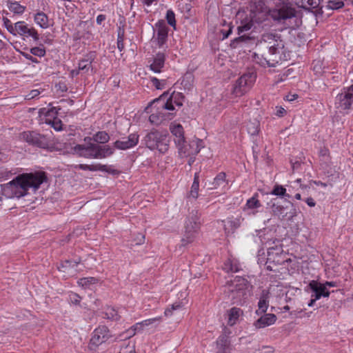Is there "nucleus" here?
<instances>
[{
	"label": "nucleus",
	"mask_w": 353,
	"mask_h": 353,
	"mask_svg": "<svg viewBox=\"0 0 353 353\" xmlns=\"http://www.w3.org/2000/svg\"><path fill=\"white\" fill-rule=\"evenodd\" d=\"M46 180L44 172L23 173L19 174L11 181L1 185L2 194L8 199H20L28 194V190L39 189Z\"/></svg>",
	"instance_id": "obj_1"
},
{
	"label": "nucleus",
	"mask_w": 353,
	"mask_h": 353,
	"mask_svg": "<svg viewBox=\"0 0 353 353\" xmlns=\"http://www.w3.org/2000/svg\"><path fill=\"white\" fill-rule=\"evenodd\" d=\"M284 43L280 34L268 32L262 35L259 43V53H254L256 61L263 65L274 67L279 61L280 50Z\"/></svg>",
	"instance_id": "obj_2"
},
{
	"label": "nucleus",
	"mask_w": 353,
	"mask_h": 353,
	"mask_svg": "<svg viewBox=\"0 0 353 353\" xmlns=\"http://www.w3.org/2000/svg\"><path fill=\"white\" fill-rule=\"evenodd\" d=\"M72 149L74 153L87 159H105L114 152V148L109 145H99L94 143L77 144Z\"/></svg>",
	"instance_id": "obj_3"
},
{
	"label": "nucleus",
	"mask_w": 353,
	"mask_h": 353,
	"mask_svg": "<svg viewBox=\"0 0 353 353\" xmlns=\"http://www.w3.org/2000/svg\"><path fill=\"white\" fill-rule=\"evenodd\" d=\"M169 92H163L159 98L153 100L147 110L150 109L152 114L149 117V121L154 124L158 125L163 121L171 119L170 115L173 114H166L165 110H174V107L169 102H165V99L168 97Z\"/></svg>",
	"instance_id": "obj_4"
},
{
	"label": "nucleus",
	"mask_w": 353,
	"mask_h": 353,
	"mask_svg": "<svg viewBox=\"0 0 353 353\" xmlns=\"http://www.w3.org/2000/svg\"><path fill=\"white\" fill-rule=\"evenodd\" d=\"M169 137L166 131L152 129L148 132L143 139V143L151 150H157L161 153H165L169 148Z\"/></svg>",
	"instance_id": "obj_5"
},
{
	"label": "nucleus",
	"mask_w": 353,
	"mask_h": 353,
	"mask_svg": "<svg viewBox=\"0 0 353 353\" xmlns=\"http://www.w3.org/2000/svg\"><path fill=\"white\" fill-rule=\"evenodd\" d=\"M201 227L200 214L197 210L190 212L185 222V230L181 240L183 246L192 243L196 238Z\"/></svg>",
	"instance_id": "obj_6"
},
{
	"label": "nucleus",
	"mask_w": 353,
	"mask_h": 353,
	"mask_svg": "<svg viewBox=\"0 0 353 353\" xmlns=\"http://www.w3.org/2000/svg\"><path fill=\"white\" fill-rule=\"evenodd\" d=\"M250 20L248 22L243 23L237 28L238 34L240 35L239 37L235 38L231 43L233 48H236L237 43L239 42H246L251 39L248 35L243 32L250 30L253 26L254 23H260L265 19V14L263 12H256L254 10H250Z\"/></svg>",
	"instance_id": "obj_7"
},
{
	"label": "nucleus",
	"mask_w": 353,
	"mask_h": 353,
	"mask_svg": "<svg viewBox=\"0 0 353 353\" xmlns=\"http://www.w3.org/2000/svg\"><path fill=\"white\" fill-rule=\"evenodd\" d=\"M272 19L275 21L285 22L296 17V11L292 5L282 2L270 11Z\"/></svg>",
	"instance_id": "obj_8"
},
{
	"label": "nucleus",
	"mask_w": 353,
	"mask_h": 353,
	"mask_svg": "<svg viewBox=\"0 0 353 353\" xmlns=\"http://www.w3.org/2000/svg\"><path fill=\"white\" fill-rule=\"evenodd\" d=\"M291 261L290 259H285V254L281 248H270L268 250V258L265 263L266 268L270 271H275L277 265H283L285 262Z\"/></svg>",
	"instance_id": "obj_9"
},
{
	"label": "nucleus",
	"mask_w": 353,
	"mask_h": 353,
	"mask_svg": "<svg viewBox=\"0 0 353 353\" xmlns=\"http://www.w3.org/2000/svg\"><path fill=\"white\" fill-rule=\"evenodd\" d=\"M20 139L28 144L41 148H46L49 145V139L46 135L35 131H26L20 134Z\"/></svg>",
	"instance_id": "obj_10"
},
{
	"label": "nucleus",
	"mask_w": 353,
	"mask_h": 353,
	"mask_svg": "<svg viewBox=\"0 0 353 353\" xmlns=\"http://www.w3.org/2000/svg\"><path fill=\"white\" fill-rule=\"evenodd\" d=\"M353 103V85L344 88L335 99V107L341 110L350 108Z\"/></svg>",
	"instance_id": "obj_11"
},
{
	"label": "nucleus",
	"mask_w": 353,
	"mask_h": 353,
	"mask_svg": "<svg viewBox=\"0 0 353 353\" xmlns=\"http://www.w3.org/2000/svg\"><path fill=\"white\" fill-rule=\"evenodd\" d=\"M255 76L252 73L243 74L236 81L233 92L236 96H241L246 93L252 86Z\"/></svg>",
	"instance_id": "obj_12"
},
{
	"label": "nucleus",
	"mask_w": 353,
	"mask_h": 353,
	"mask_svg": "<svg viewBox=\"0 0 353 353\" xmlns=\"http://www.w3.org/2000/svg\"><path fill=\"white\" fill-rule=\"evenodd\" d=\"M201 141H192L187 143L184 140L183 144L176 145L179 154L181 157H188L189 156H196L201 150L202 147Z\"/></svg>",
	"instance_id": "obj_13"
},
{
	"label": "nucleus",
	"mask_w": 353,
	"mask_h": 353,
	"mask_svg": "<svg viewBox=\"0 0 353 353\" xmlns=\"http://www.w3.org/2000/svg\"><path fill=\"white\" fill-rule=\"evenodd\" d=\"M276 200V199H274L270 207L272 213L280 219H284L288 216V210L293 208V203L290 201L285 200L284 201V204H281Z\"/></svg>",
	"instance_id": "obj_14"
},
{
	"label": "nucleus",
	"mask_w": 353,
	"mask_h": 353,
	"mask_svg": "<svg viewBox=\"0 0 353 353\" xmlns=\"http://www.w3.org/2000/svg\"><path fill=\"white\" fill-rule=\"evenodd\" d=\"M110 337V330L105 325H101L96 328L90 339L92 345L98 346L105 342Z\"/></svg>",
	"instance_id": "obj_15"
},
{
	"label": "nucleus",
	"mask_w": 353,
	"mask_h": 353,
	"mask_svg": "<svg viewBox=\"0 0 353 353\" xmlns=\"http://www.w3.org/2000/svg\"><path fill=\"white\" fill-rule=\"evenodd\" d=\"M139 136L137 133H132L128 137H123L114 143V147L119 150H125L137 145Z\"/></svg>",
	"instance_id": "obj_16"
},
{
	"label": "nucleus",
	"mask_w": 353,
	"mask_h": 353,
	"mask_svg": "<svg viewBox=\"0 0 353 353\" xmlns=\"http://www.w3.org/2000/svg\"><path fill=\"white\" fill-rule=\"evenodd\" d=\"M18 32L23 37H32L34 41L39 40V34L37 30L32 26H29L24 21H18Z\"/></svg>",
	"instance_id": "obj_17"
},
{
	"label": "nucleus",
	"mask_w": 353,
	"mask_h": 353,
	"mask_svg": "<svg viewBox=\"0 0 353 353\" xmlns=\"http://www.w3.org/2000/svg\"><path fill=\"white\" fill-rule=\"evenodd\" d=\"M80 260H65L63 261L58 269L60 272L66 273L68 275L72 276L77 272V267L79 264Z\"/></svg>",
	"instance_id": "obj_18"
},
{
	"label": "nucleus",
	"mask_w": 353,
	"mask_h": 353,
	"mask_svg": "<svg viewBox=\"0 0 353 353\" xmlns=\"http://www.w3.org/2000/svg\"><path fill=\"white\" fill-rule=\"evenodd\" d=\"M79 168L83 170H90V171H102L105 172L112 174H117L119 173V171L113 169L110 166H107L105 165H101L100 163L94 164V165H87V164H80L79 165Z\"/></svg>",
	"instance_id": "obj_19"
},
{
	"label": "nucleus",
	"mask_w": 353,
	"mask_h": 353,
	"mask_svg": "<svg viewBox=\"0 0 353 353\" xmlns=\"http://www.w3.org/2000/svg\"><path fill=\"white\" fill-rule=\"evenodd\" d=\"M170 130L173 136H174V142L176 145L183 144L185 137L183 126L179 123H171L170 125Z\"/></svg>",
	"instance_id": "obj_20"
},
{
	"label": "nucleus",
	"mask_w": 353,
	"mask_h": 353,
	"mask_svg": "<svg viewBox=\"0 0 353 353\" xmlns=\"http://www.w3.org/2000/svg\"><path fill=\"white\" fill-rule=\"evenodd\" d=\"M94 59V52H90L85 55L79 63V70L83 73H88L90 70H92V63Z\"/></svg>",
	"instance_id": "obj_21"
},
{
	"label": "nucleus",
	"mask_w": 353,
	"mask_h": 353,
	"mask_svg": "<svg viewBox=\"0 0 353 353\" xmlns=\"http://www.w3.org/2000/svg\"><path fill=\"white\" fill-rule=\"evenodd\" d=\"M296 4L305 10H312L316 9V11L321 10V0H295Z\"/></svg>",
	"instance_id": "obj_22"
},
{
	"label": "nucleus",
	"mask_w": 353,
	"mask_h": 353,
	"mask_svg": "<svg viewBox=\"0 0 353 353\" xmlns=\"http://www.w3.org/2000/svg\"><path fill=\"white\" fill-rule=\"evenodd\" d=\"M276 321V316L275 314H265L255 321L254 326L259 329L264 328L274 324Z\"/></svg>",
	"instance_id": "obj_23"
},
{
	"label": "nucleus",
	"mask_w": 353,
	"mask_h": 353,
	"mask_svg": "<svg viewBox=\"0 0 353 353\" xmlns=\"http://www.w3.org/2000/svg\"><path fill=\"white\" fill-rule=\"evenodd\" d=\"M243 219L241 217L228 219L224 225V230L227 236L232 234L239 228Z\"/></svg>",
	"instance_id": "obj_24"
},
{
	"label": "nucleus",
	"mask_w": 353,
	"mask_h": 353,
	"mask_svg": "<svg viewBox=\"0 0 353 353\" xmlns=\"http://www.w3.org/2000/svg\"><path fill=\"white\" fill-rule=\"evenodd\" d=\"M226 285L229 287H243L250 285L247 278L239 276L228 275L227 277Z\"/></svg>",
	"instance_id": "obj_25"
},
{
	"label": "nucleus",
	"mask_w": 353,
	"mask_h": 353,
	"mask_svg": "<svg viewBox=\"0 0 353 353\" xmlns=\"http://www.w3.org/2000/svg\"><path fill=\"white\" fill-rule=\"evenodd\" d=\"M157 41L159 47L162 46L166 41L168 37V28L163 21L157 23Z\"/></svg>",
	"instance_id": "obj_26"
},
{
	"label": "nucleus",
	"mask_w": 353,
	"mask_h": 353,
	"mask_svg": "<svg viewBox=\"0 0 353 353\" xmlns=\"http://www.w3.org/2000/svg\"><path fill=\"white\" fill-rule=\"evenodd\" d=\"M269 294L270 292L268 290H263L262 291L259 301L258 303L259 309L256 312L257 314L266 312L269 305Z\"/></svg>",
	"instance_id": "obj_27"
},
{
	"label": "nucleus",
	"mask_w": 353,
	"mask_h": 353,
	"mask_svg": "<svg viewBox=\"0 0 353 353\" xmlns=\"http://www.w3.org/2000/svg\"><path fill=\"white\" fill-rule=\"evenodd\" d=\"M120 312L111 306H106L101 312V316L111 321H119L121 318Z\"/></svg>",
	"instance_id": "obj_28"
},
{
	"label": "nucleus",
	"mask_w": 353,
	"mask_h": 353,
	"mask_svg": "<svg viewBox=\"0 0 353 353\" xmlns=\"http://www.w3.org/2000/svg\"><path fill=\"white\" fill-rule=\"evenodd\" d=\"M165 63V55L163 53L159 52L156 54L152 63L150 64V69L154 72H160Z\"/></svg>",
	"instance_id": "obj_29"
},
{
	"label": "nucleus",
	"mask_w": 353,
	"mask_h": 353,
	"mask_svg": "<svg viewBox=\"0 0 353 353\" xmlns=\"http://www.w3.org/2000/svg\"><path fill=\"white\" fill-rule=\"evenodd\" d=\"M314 290V294H312V299L308 303L309 307H312L316 300H319L321 296L327 297L330 295V292L327 288H312Z\"/></svg>",
	"instance_id": "obj_30"
},
{
	"label": "nucleus",
	"mask_w": 353,
	"mask_h": 353,
	"mask_svg": "<svg viewBox=\"0 0 353 353\" xmlns=\"http://www.w3.org/2000/svg\"><path fill=\"white\" fill-rule=\"evenodd\" d=\"M231 332L227 327H224L223 333L219 336L217 339L216 343V347H229L230 345V341L229 340V335Z\"/></svg>",
	"instance_id": "obj_31"
},
{
	"label": "nucleus",
	"mask_w": 353,
	"mask_h": 353,
	"mask_svg": "<svg viewBox=\"0 0 353 353\" xmlns=\"http://www.w3.org/2000/svg\"><path fill=\"white\" fill-rule=\"evenodd\" d=\"M92 140L97 143H106L110 140L109 134L105 131H99L94 134L92 137L85 138V141Z\"/></svg>",
	"instance_id": "obj_32"
},
{
	"label": "nucleus",
	"mask_w": 353,
	"mask_h": 353,
	"mask_svg": "<svg viewBox=\"0 0 353 353\" xmlns=\"http://www.w3.org/2000/svg\"><path fill=\"white\" fill-rule=\"evenodd\" d=\"M242 314V310L240 308L234 307L228 311V325L230 326L236 324L239 317Z\"/></svg>",
	"instance_id": "obj_33"
},
{
	"label": "nucleus",
	"mask_w": 353,
	"mask_h": 353,
	"mask_svg": "<svg viewBox=\"0 0 353 353\" xmlns=\"http://www.w3.org/2000/svg\"><path fill=\"white\" fill-rule=\"evenodd\" d=\"M183 99L184 96L183 95L182 93H176L175 92H173L168 99L166 98L165 99V102H169L173 106L174 104H175L177 106H181L183 105Z\"/></svg>",
	"instance_id": "obj_34"
},
{
	"label": "nucleus",
	"mask_w": 353,
	"mask_h": 353,
	"mask_svg": "<svg viewBox=\"0 0 353 353\" xmlns=\"http://www.w3.org/2000/svg\"><path fill=\"white\" fill-rule=\"evenodd\" d=\"M199 173L196 172L194 174V181L191 186L190 191L189 197L193 199H197L199 196Z\"/></svg>",
	"instance_id": "obj_35"
},
{
	"label": "nucleus",
	"mask_w": 353,
	"mask_h": 353,
	"mask_svg": "<svg viewBox=\"0 0 353 353\" xmlns=\"http://www.w3.org/2000/svg\"><path fill=\"white\" fill-rule=\"evenodd\" d=\"M257 196L258 194H255L252 197L247 201L246 204L243 208L244 211L249 210H256L261 207V205L259 201L257 199Z\"/></svg>",
	"instance_id": "obj_36"
},
{
	"label": "nucleus",
	"mask_w": 353,
	"mask_h": 353,
	"mask_svg": "<svg viewBox=\"0 0 353 353\" xmlns=\"http://www.w3.org/2000/svg\"><path fill=\"white\" fill-rule=\"evenodd\" d=\"M35 22L40 26L42 28H46L48 27V17L43 12L37 13L34 16Z\"/></svg>",
	"instance_id": "obj_37"
},
{
	"label": "nucleus",
	"mask_w": 353,
	"mask_h": 353,
	"mask_svg": "<svg viewBox=\"0 0 353 353\" xmlns=\"http://www.w3.org/2000/svg\"><path fill=\"white\" fill-rule=\"evenodd\" d=\"M225 174L224 172H220L217 176L214 179V181L212 183V186L209 187V189H216L220 186L225 187L227 183L225 181Z\"/></svg>",
	"instance_id": "obj_38"
},
{
	"label": "nucleus",
	"mask_w": 353,
	"mask_h": 353,
	"mask_svg": "<svg viewBox=\"0 0 353 353\" xmlns=\"http://www.w3.org/2000/svg\"><path fill=\"white\" fill-rule=\"evenodd\" d=\"M7 6L9 10L14 14H21L25 11V7L17 1H8Z\"/></svg>",
	"instance_id": "obj_39"
},
{
	"label": "nucleus",
	"mask_w": 353,
	"mask_h": 353,
	"mask_svg": "<svg viewBox=\"0 0 353 353\" xmlns=\"http://www.w3.org/2000/svg\"><path fill=\"white\" fill-rule=\"evenodd\" d=\"M183 305L182 302H175L165 309L164 314L165 316H170L174 314V312L179 311L182 309Z\"/></svg>",
	"instance_id": "obj_40"
},
{
	"label": "nucleus",
	"mask_w": 353,
	"mask_h": 353,
	"mask_svg": "<svg viewBox=\"0 0 353 353\" xmlns=\"http://www.w3.org/2000/svg\"><path fill=\"white\" fill-rule=\"evenodd\" d=\"M79 284L82 287L90 285H101L99 280L95 277H85L79 280Z\"/></svg>",
	"instance_id": "obj_41"
},
{
	"label": "nucleus",
	"mask_w": 353,
	"mask_h": 353,
	"mask_svg": "<svg viewBox=\"0 0 353 353\" xmlns=\"http://www.w3.org/2000/svg\"><path fill=\"white\" fill-rule=\"evenodd\" d=\"M271 194L276 196H283L288 198H290V195L286 194V189L283 186L280 185H276L274 187L273 190H272Z\"/></svg>",
	"instance_id": "obj_42"
},
{
	"label": "nucleus",
	"mask_w": 353,
	"mask_h": 353,
	"mask_svg": "<svg viewBox=\"0 0 353 353\" xmlns=\"http://www.w3.org/2000/svg\"><path fill=\"white\" fill-rule=\"evenodd\" d=\"M118 353H136L134 345L130 342L124 343Z\"/></svg>",
	"instance_id": "obj_43"
},
{
	"label": "nucleus",
	"mask_w": 353,
	"mask_h": 353,
	"mask_svg": "<svg viewBox=\"0 0 353 353\" xmlns=\"http://www.w3.org/2000/svg\"><path fill=\"white\" fill-rule=\"evenodd\" d=\"M247 130L251 135H256L259 132V123L255 121L254 122H250L247 124Z\"/></svg>",
	"instance_id": "obj_44"
},
{
	"label": "nucleus",
	"mask_w": 353,
	"mask_h": 353,
	"mask_svg": "<svg viewBox=\"0 0 353 353\" xmlns=\"http://www.w3.org/2000/svg\"><path fill=\"white\" fill-rule=\"evenodd\" d=\"M344 3L341 0H330L327 2V8L330 10H337L343 7Z\"/></svg>",
	"instance_id": "obj_45"
},
{
	"label": "nucleus",
	"mask_w": 353,
	"mask_h": 353,
	"mask_svg": "<svg viewBox=\"0 0 353 353\" xmlns=\"http://www.w3.org/2000/svg\"><path fill=\"white\" fill-rule=\"evenodd\" d=\"M151 82L152 83V85L154 86L157 90L164 89L166 85V80H159L156 77H152L151 79Z\"/></svg>",
	"instance_id": "obj_46"
},
{
	"label": "nucleus",
	"mask_w": 353,
	"mask_h": 353,
	"mask_svg": "<svg viewBox=\"0 0 353 353\" xmlns=\"http://www.w3.org/2000/svg\"><path fill=\"white\" fill-rule=\"evenodd\" d=\"M166 19L169 25L175 28L176 20L175 14L172 10H168L166 13Z\"/></svg>",
	"instance_id": "obj_47"
},
{
	"label": "nucleus",
	"mask_w": 353,
	"mask_h": 353,
	"mask_svg": "<svg viewBox=\"0 0 353 353\" xmlns=\"http://www.w3.org/2000/svg\"><path fill=\"white\" fill-rule=\"evenodd\" d=\"M31 54L34 56H37L39 57H44L46 54V50L44 48L40 47H34L30 49Z\"/></svg>",
	"instance_id": "obj_48"
},
{
	"label": "nucleus",
	"mask_w": 353,
	"mask_h": 353,
	"mask_svg": "<svg viewBox=\"0 0 353 353\" xmlns=\"http://www.w3.org/2000/svg\"><path fill=\"white\" fill-rule=\"evenodd\" d=\"M319 156L322 158V161L327 162L330 160L329 150L326 148H321L319 151Z\"/></svg>",
	"instance_id": "obj_49"
},
{
	"label": "nucleus",
	"mask_w": 353,
	"mask_h": 353,
	"mask_svg": "<svg viewBox=\"0 0 353 353\" xmlns=\"http://www.w3.org/2000/svg\"><path fill=\"white\" fill-rule=\"evenodd\" d=\"M304 283L307 284V287H325V284L319 283L317 281L312 279V280H307L304 281Z\"/></svg>",
	"instance_id": "obj_50"
},
{
	"label": "nucleus",
	"mask_w": 353,
	"mask_h": 353,
	"mask_svg": "<svg viewBox=\"0 0 353 353\" xmlns=\"http://www.w3.org/2000/svg\"><path fill=\"white\" fill-rule=\"evenodd\" d=\"M12 172L7 169L0 168V180L7 179L12 176Z\"/></svg>",
	"instance_id": "obj_51"
},
{
	"label": "nucleus",
	"mask_w": 353,
	"mask_h": 353,
	"mask_svg": "<svg viewBox=\"0 0 353 353\" xmlns=\"http://www.w3.org/2000/svg\"><path fill=\"white\" fill-rule=\"evenodd\" d=\"M161 319V317H156V318H152V319H146V320H144V321H141V323L143 325V327L148 326V325L154 323V322L160 321Z\"/></svg>",
	"instance_id": "obj_52"
},
{
	"label": "nucleus",
	"mask_w": 353,
	"mask_h": 353,
	"mask_svg": "<svg viewBox=\"0 0 353 353\" xmlns=\"http://www.w3.org/2000/svg\"><path fill=\"white\" fill-rule=\"evenodd\" d=\"M18 22L14 25L8 26L6 27L7 30L13 35H17L18 32Z\"/></svg>",
	"instance_id": "obj_53"
},
{
	"label": "nucleus",
	"mask_w": 353,
	"mask_h": 353,
	"mask_svg": "<svg viewBox=\"0 0 353 353\" xmlns=\"http://www.w3.org/2000/svg\"><path fill=\"white\" fill-rule=\"evenodd\" d=\"M223 269L228 274L231 272V270L232 269V261L230 259L226 261L223 265Z\"/></svg>",
	"instance_id": "obj_54"
},
{
	"label": "nucleus",
	"mask_w": 353,
	"mask_h": 353,
	"mask_svg": "<svg viewBox=\"0 0 353 353\" xmlns=\"http://www.w3.org/2000/svg\"><path fill=\"white\" fill-rule=\"evenodd\" d=\"M40 94V92L38 90H32L28 94L26 97V99L28 100L32 99L37 97Z\"/></svg>",
	"instance_id": "obj_55"
},
{
	"label": "nucleus",
	"mask_w": 353,
	"mask_h": 353,
	"mask_svg": "<svg viewBox=\"0 0 353 353\" xmlns=\"http://www.w3.org/2000/svg\"><path fill=\"white\" fill-rule=\"evenodd\" d=\"M254 353H272V347L263 346L261 349L256 350Z\"/></svg>",
	"instance_id": "obj_56"
},
{
	"label": "nucleus",
	"mask_w": 353,
	"mask_h": 353,
	"mask_svg": "<svg viewBox=\"0 0 353 353\" xmlns=\"http://www.w3.org/2000/svg\"><path fill=\"white\" fill-rule=\"evenodd\" d=\"M70 301L74 304H79L81 301V297L77 294H72L70 296Z\"/></svg>",
	"instance_id": "obj_57"
},
{
	"label": "nucleus",
	"mask_w": 353,
	"mask_h": 353,
	"mask_svg": "<svg viewBox=\"0 0 353 353\" xmlns=\"http://www.w3.org/2000/svg\"><path fill=\"white\" fill-rule=\"evenodd\" d=\"M136 332L131 327L127 330L123 334L124 339H130L134 335H135Z\"/></svg>",
	"instance_id": "obj_58"
},
{
	"label": "nucleus",
	"mask_w": 353,
	"mask_h": 353,
	"mask_svg": "<svg viewBox=\"0 0 353 353\" xmlns=\"http://www.w3.org/2000/svg\"><path fill=\"white\" fill-rule=\"evenodd\" d=\"M131 328L137 333V332H140L143 330V325H142L141 322H139L132 325Z\"/></svg>",
	"instance_id": "obj_59"
},
{
	"label": "nucleus",
	"mask_w": 353,
	"mask_h": 353,
	"mask_svg": "<svg viewBox=\"0 0 353 353\" xmlns=\"http://www.w3.org/2000/svg\"><path fill=\"white\" fill-rule=\"evenodd\" d=\"M276 115L279 117H283L286 112L285 110L282 107L277 106V107H276Z\"/></svg>",
	"instance_id": "obj_60"
},
{
	"label": "nucleus",
	"mask_w": 353,
	"mask_h": 353,
	"mask_svg": "<svg viewBox=\"0 0 353 353\" xmlns=\"http://www.w3.org/2000/svg\"><path fill=\"white\" fill-rule=\"evenodd\" d=\"M57 114H58V112L55 107L51 108L50 110H48L46 112V116H53V115H57Z\"/></svg>",
	"instance_id": "obj_61"
},
{
	"label": "nucleus",
	"mask_w": 353,
	"mask_h": 353,
	"mask_svg": "<svg viewBox=\"0 0 353 353\" xmlns=\"http://www.w3.org/2000/svg\"><path fill=\"white\" fill-rule=\"evenodd\" d=\"M298 98V94H288L286 96L285 99L288 101H294Z\"/></svg>",
	"instance_id": "obj_62"
},
{
	"label": "nucleus",
	"mask_w": 353,
	"mask_h": 353,
	"mask_svg": "<svg viewBox=\"0 0 353 353\" xmlns=\"http://www.w3.org/2000/svg\"><path fill=\"white\" fill-rule=\"evenodd\" d=\"M117 48L121 52L124 48L123 39H117Z\"/></svg>",
	"instance_id": "obj_63"
},
{
	"label": "nucleus",
	"mask_w": 353,
	"mask_h": 353,
	"mask_svg": "<svg viewBox=\"0 0 353 353\" xmlns=\"http://www.w3.org/2000/svg\"><path fill=\"white\" fill-rule=\"evenodd\" d=\"M106 19L105 15L104 14H99L97 17V23L99 25H101L103 21H104Z\"/></svg>",
	"instance_id": "obj_64"
}]
</instances>
